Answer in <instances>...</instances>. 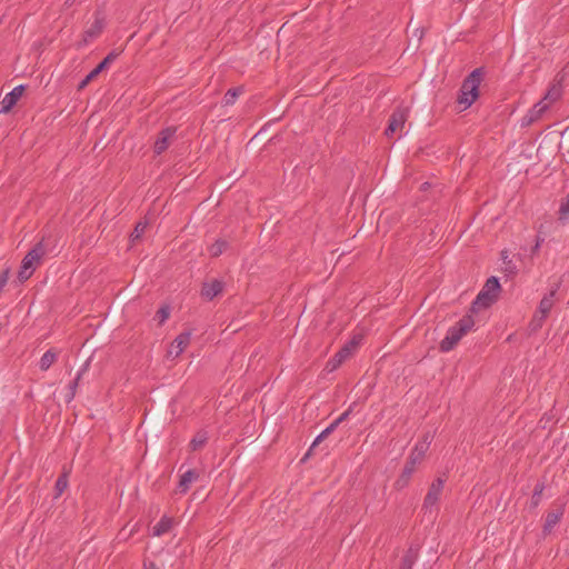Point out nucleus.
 <instances>
[{"label":"nucleus","mask_w":569,"mask_h":569,"mask_svg":"<svg viewBox=\"0 0 569 569\" xmlns=\"http://www.w3.org/2000/svg\"><path fill=\"white\" fill-rule=\"evenodd\" d=\"M558 213L559 220H565L569 216V193L562 199Z\"/></svg>","instance_id":"nucleus-34"},{"label":"nucleus","mask_w":569,"mask_h":569,"mask_svg":"<svg viewBox=\"0 0 569 569\" xmlns=\"http://www.w3.org/2000/svg\"><path fill=\"white\" fill-rule=\"evenodd\" d=\"M545 488H546L545 482L539 481L536 483L531 499H530V508L531 509H536L540 505Z\"/></svg>","instance_id":"nucleus-26"},{"label":"nucleus","mask_w":569,"mask_h":569,"mask_svg":"<svg viewBox=\"0 0 569 569\" xmlns=\"http://www.w3.org/2000/svg\"><path fill=\"white\" fill-rule=\"evenodd\" d=\"M191 339V332L190 331H183L180 335L176 337V339L172 342V346L177 349L176 350V357H178L180 353L183 352V350L188 347Z\"/></svg>","instance_id":"nucleus-21"},{"label":"nucleus","mask_w":569,"mask_h":569,"mask_svg":"<svg viewBox=\"0 0 569 569\" xmlns=\"http://www.w3.org/2000/svg\"><path fill=\"white\" fill-rule=\"evenodd\" d=\"M340 422H338V420L336 419L327 427V429L330 431V433H332L338 428Z\"/></svg>","instance_id":"nucleus-37"},{"label":"nucleus","mask_w":569,"mask_h":569,"mask_svg":"<svg viewBox=\"0 0 569 569\" xmlns=\"http://www.w3.org/2000/svg\"><path fill=\"white\" fill-rule=\"evenodd\" d=\"M330 435L331 433L327 428L325 430H322L321 433L315 439V441L312 442V445L310 446V448L308 449V451L306 452V455L303 456L301 461L302 462L307 461L309 459V457L312 455V451L315 450V448L320 442H322L326 438H328Z\"/></svg>","instance_id":"nucleus-28"},{"label":"nucleus","mask_w":569,"mask_h":569,"mask_svg":"<svg viewBox=\"0 0 569 569\" xmlns=\"http://www.w3.org/2000/svg\"><path fill=\"white\" fill-rule=\"evenodd\" d=\"M485 68L479 67L472 70L462 81L459 89L457 102L463 106V110L471 107V104L479 97V86L485 77Z\"/></svg>","instance_id":"nucleus-1"},{"label":"nucleus","mask_w":569,"mask_h":569,"mask_svg":"<svg viewBox=\"0 0 569 569\" xmlns=\"http://www.w3.org/2000/svg\"><path fill=\"white\" fill-rule=\"evenodd\" d=\"M560 521V518L557 517L553 512H547L545 523L542 526V536L547 537L549 536L555 526Z\"/></svg>","instance_id":"nucleus-24"},{"label":"nucleus","mask_w":569,"mask_h":569,"mask_svg":"<svg viewBox=\"0 0 569 569\" xmlns=\"http://www.w3.org/2000/svg\"><path fill=\"white\" fill-rule=\"evenodd\" d=\"M170 316V306L163 305L156 312L154 319L158 320V325L162 326Z\"/></svg>","instance_id":"nucleus-33"},{"label":"nucleus","mask_w":569,"mask_h":569,"mask_svg":"<svg viewBox=\"0 0 569 569\" xmlns=\"http://www.w3.org/2000/svg\"><path fill=\"white\" fill-rule=\"evenodd\" d=\"M352 412V407H349L345 412H342L338 418V422L342 423L343 421H346L348 419V417L350 416V413Z\"/></svg>","instance_id":"nucleus-35"},{"label":"nucleus","mask_w":569,"mask_h":569,"mask_svg":"<svg viewBox=\"0 0 569 569\" xmlns=\"http://www.w3.org/2000/svg\"><path fill=\"white\" fill-rule=\"evenodd\" d=\"M419 545H411L402 556L399 569H412L419 557Z\"/></svg>","instance_id":"nucleus-16"},{"label":"nucleus","mask_w":569,"mask_h":569,"mask_svg":"<svg viewBox=\"0 0 569 569\" xmlns=\"http://www.w3.org/2000/svg\"><path fill=\"white\" fill-rule=\"evenodd\" d=\"M199 478V472L194 469H189L184 473L180 476V480L177 487V490L180 493H186L193 481Z\"/></svg>","instance_id":"nucleus-17"},{"label":"nucleus","mask_w":569,"mask_h":569,"mask_svg":"<svg viewBox=\"0 0 569 569\" xmlns=\"http://www.w3.org/2000/svg\"><path fill=\"white\" fill-rule=\"evenodd\" d=\"M243 92V87L230 88L223 97V103L231 106L236 102L237 98Z\"/></svg>","instance_id":"nucleus-27"},{"label":"nucleus","mask_w":569,"mask_h":569,"mask_svg":"<svg viewBox=\"0 0 569 569\" xmlns=\"http://www.w3.org/2000/svg\"><path fill=\"white\" fill-rule=\"evenodd\" d=\"M357 347L358 342L356 339L347 342L331 359L328 360L326 370L329 372L337 370L352 355Z\"/></svg>","instance_id":"nucleus-7"},{"label":"nucleus","mask_w":569,"mask_h":569,"mask_svg":"<svg viewBox=\"0 0 569 569\" xmlns=\"http://www.w3.org/2000/svg\"><path fill=\"white\" fill-rule=\"evenodd\" d=\"M561 97V88L560 86H551L548 91L546 92L545 97H543V102L546 100H549L550 102H553L556 100H558L559 98Z\"/></svg>","instance_id":"nucleus-32"},{"label":"nucleus","mask_w":569,"mask_h":569,"mask_svg":"<svg viewBox=\"0 0 569 569\" xmlns=\"http://www.w3.org/2000/svg\"><path fill=\"white\" fill-rule=\"evenodd\" d=\"M69 471L63 468L54 485V497H60L68 487Z\"/></svg>","instance_id":"nucleus-22"},{"label":"nucleus","mask_w":569,"mask_h":569,"mask_svg":"<svg viewBox=\"0 0 569 569\" xmlns=\"http://www.w3.org/2000/svg\"><path fill=\"white\" fill-rule=\"evenodd\" d=\"M560 288V283H556L548 295H545L539 302L538 313L548 317L553 306V298Z\"/></svg>","instance_id":"nucleus-15"},{"label":"nucleus","mask_w":569,"mask_h":569,"mask_svg":"<svg viewBox=\"0 0 569 569\" xmlns=\"http://www.w3.org/2000/svg\"><path fill=\"white\" fill-rule=\"evenodd\" d=\"M23 92L24 86H17L7 93L0 102V113L9 112L17 104Z\"/></svg>","instance_id":"nucleus-12"},{"label":"nucleus","mask_w":569,"mask_h":569,"mask_svg":"<svg viewBox=\"0 0 569 569\" xmlns=\"http://www.w3.org/2000/svg\"><path fill=\"white\" fill-rule=\"evenodd\" d=\"M47 254V246L44 239L37 242L33 248L22 259L20 270L18 272V280L20 282L27 281L40 264L42 258Z\"/></svg>","instance_id":"nucleus-3"},{"label":"nucleus","mask_w":569,"mask_h":569,"mask_svg":"<svg viewBox=\"0 0 569 569\" xmlns=\"http://www.w3.org/2000/svg\"><path fill=\"white\" fill-rule=\"evenodd\" d=\"M461 338L458 335H456V332L451 328H449L446 337L441 340L439 345V349L442 352H449L456 348Z\"/></svg>","instance_id":"nucleus-18"},{"label":"nucleus","mask_w":569,"mask_h":569,"mask_svg":"<svg viewBox=\"0 0 569 569\" xmlns=\"http://www.w3.org/2000/svg\"><path fill=\"white\" fill-rule=\"evenodd\" d=\"M144 568L146 569H158L157 565L153 562V561H150V562H144Z\"/></svg>","instance_id":"nucleus-41"},{"label":"nucleus","mask_w":569,"mask_h":569,"mask_svg":"<svg viewBox=\"0 0 569 569\" xmlns=\"http://www.w3.org/2000/svg\"><path fill=\"white\" fill-rule=\"evenodd\" d=\"M409 116V108L398 106L389 117L388 126L385 130V134L388 138L393 137V134L402 129Z\"/></svg>","instance_id":"nucleus-6"},{"label":"nucleus","mask_w":569,"mask_h":569,"mask_svg":"<svg viewBox=\"0 0 569 569\" xmlns=\"http://www.w3.org/2000/svg\"><path fill=\"white\" fill-rule=\"evenodd\" d=\"M104 29L103 18H96L93 23L84 30L82 39L77 43V48L86 47L91 40L97 39Z\"/></svg>","instance_id":"nucleus-9"},{"label":"nucleus","mask_w":569,"mask_h":569,"mask_svg":"<svg viewBox=\"0 0 569 569\" xmlns=\"http://www.w3.org/2000/svg\"><path fill=\"white\" fill-rule=\"evenodd\" d=\"M229 248V242L224 239H217L209 248V254L213 258L221 256Z\"/></svg>","instance_id":"nucleus-25"},{"label":"nucleus","mask_w":569,"mask_h":569,"mask_svg":"<svg viewBox=\"0 0 569 569\" xmlns=\"http://www.w3.org/2000/svg\"><path fill=\"white\" fill-rule=\"evenodd\" d=\"M123 50L113 49L110 51L78 84V90H83L92 80H94L101 72L107 70L110 64L116 61Z\"/></svg>","instance_id":"nucleus-5"},{"label":"nucleus","mask_w":569,"mask_h":569,"mask_svg":"<svg viewBox=\"0 0 569 569\" xmlns=\"http://www.w3.org/2000/svg\"><path fill=\"white\" fill-rule=\"evenodd\" d=\"M89 367H90V359H89V360H87V361L83 363V366L81 367V369H80L79 371H80V372H82V373H86V372L88 371Z\"/></svg>","instance_id":"nucleus-40"},{"label":"nucleus","mask_w":569,"mask_h":569,"mask_svg":"<svg viewBox=\"0 0 569 569\" xmlns=\"http://www.w3.org/2000/svg\"><path fill=\"white\" fill-rule=\"evenodd\" d=\"M428 449V443H417L409 455L405 467L402 469L401 475L395 482V487L398 490L403 489L410 482L411 476L416 470V466L420 463L425 457V453Z\"/></svg>","instance_id":"nucleus-4"},{"label":"nucleus","mask_w":569,"mask_h":569,"mask_svg":"<svg viewBox=\"0 0 569 569\" xmlns=\"http://www.w3.org/2000/svg\"><path fill=\"white\" fill-rule=\"evenodd\" d=\"M224 282L219 279L203 282L201 287V297L208 301L213 300L218 295L223 291Z\"/></svg>","instance_id":"nucleus-13"},{"label":"nucleus","mask_w":569,"mask_h":569,"mask_svg":"<svg viewBox=\"0 0 569 569\" xmlns=\"http://www.w3.org/2000/svg\"><path fill=\"white\" fill-rule=\"evenodd\" d=\"M548 108L549 103L543 102V100L535 103L533 107L522 117L521 127H529L538 121Z\"/></svg>","instance_id":"nucleus-11"},{"label":"nucleus","mask_w":569,"mask_h":569,"mask_svg":"<svg viewBox=\"0 0 569 569\" xmlns=\"http://www.w3.org/2000/svg\"><path fill=\"white\" fill-rule=\"evenodd\" d=\"M443 486H445V479H442L440 477L432 481V483L430 485L429 490L425 497V500H423L425 509L431 508L439 501V498L443 490Z\"/></svg>","instance_id":"nucleus-10"},{"label":"nucleus","mask_w":569,"mask_h":569,"mask_svg":"<svg viewBox=\"0 0 569 569\" xmlns=\"http://www.w3.org/2000/svg\"><path fill=\"white\" fill-rule=\"evenodd\" d=\"M78 386H79V383L77 382V380H72L69 383L68 389L73 391V393H77Z\"/></svg>","instance_id":"nucleus-38"},{"label":"nucleus","mask_w":569,"mask_h":569,"mask_svg":"<svg viewBox=\"0 0 569 569\" xmlns=\"http://www.w3.org/2000/svg\"><path fill=\"white\" fill-rule=\"evenodd\" d=\"M208 441V435L204 430H199L191 439L189 447L192 451L200 450Z\"/></svg>","instance_id":"nucleus-23"},{"label":"nucleus","mask_w":569,"mask_h":569,"mask_svg":"<svg viewBox=\"0 0 569 569\" xmlns=\"http://www.w3.org/2000/svg\"><path fill=\"white\" fill-rule=\"evenodd\" d=\"M546 319H547L546 316L536 312L528 326L530 333H535L538 330H540L542 328Z\"/></svg>","instance_id":"nucleus-30"},{"label":"nucleus","mask_w":569,"mask_h":569,"mask_svg":"<svg viewBox=\"0 0 569 569\" xmlns=\"http://www.w3.org/2000/svg\"><path fill=\"white\" fill-rule=\"evenodd\" d=\"M501 254H502V259L506 260L507 259L506 251H502Z\"/></svg>","instance_id":"nucleus-44"},{"label":"nucleus","mask_w":569,"mask_h":569,"mask_svg":"<svg viewBox=\"0 0 569 569\" xmlns=\"http://www.w3.org/2000/svg\"><path fill=\"white\" fill-rule=\"evenodd\" d=\"M76 0H66L64 1V6L66 7H71L73 3H74Z\"/></svg>","instance_id":"nucleus-43"},{"label":"nucleus","mask_w":569,"mask_h":569,"mask_svg":"<svg viewBox=\"0 0 569 569\" xmlns=\"http://www.w3.org/2000/svg\"><path fill=\"white\" fill-rule=\"evenodd\" d=\"M427 187H429V183H428V182H425V183L422 184V188H423V189H427Z\"/></svg>","instance_id":"nucleus-45"},{"label":"nucleus","mask_w":569,"mask_h":569,"mask_svg":"<svg viewBox=\"0 0 569 569\" xmlns=\"http://www.w3.org/2000/svg\"><path fill=\"white\" fill-rule=\"evenodd\" d=\"M177 132V127H167L162 129L154 141L153 151L156 154L163 153L171 144Z\"/></svg>","instance_id":"nucleus-8"},{"label":"nucleus","mask_w":569,"mask_h":569,"mask_svg":"<svg viewBox=\"0 0 569 569\" xmlns=\"http://www.w3.org/2000/svg\"><path fill=\"white\" fill-rule=\"evenodd\" d=\"M501 291L500 281L497 277L491 276L487 279L485 286L477 295L476 299L471 302L469 311L478 313L481 309L490 308L499 298Z\"/></svg>","instance_id":"nucleus-2"},{"label":"nucleus","mask_w":569,"mask_h":569,"mask_svg":"<svg viewBox=\"0 0 569 569\" xmlns=\"http://www.w3.org/2000/svg\"><path fill=\"white\" fill-rule=\"evenodd\" d=\"M58 356H59V352L56 349L50 348L49 350H47L40 358V361H39L40 370L41 371L49 370V368L57 361Z\"/></svg>","instance_id":"nucleus-19"},{"label":"nucleus","mask_w":569,"mask_h":569,"mask_svg":"<svg viewBox=\"0 0 569 569\" xmlns=\"http://www.w3.org/2000/svg\"><path fill=\"white\" fill-rule=\"evenodd\" d=\"M84 373L78 371V373H77V376H76V378L73 380H77V382L79 383Z\"/></svg>","instance_id":"nucleus-42"},{"label":"nucleus","mask_w":569,"mask_h":569,"mask_svg":"<svg viewBox=\"0 0 569 569\" xmlns=\"http://www.w3.org/2000/svg\"><path fill=\"white\" fill-rule=\"evenodd\" d=\"M473 326V313L468 311L467 315H465L455 326L450 328L462 339L463 336L472 330Z\"/></svg>","instance_id":"nucleus-14"},{"label":"nucleus","mask_w":569,"mask_h":569,"mask_svg":"<svg viewBox=\"0 0 569 569\" xmlns=\"http://www.w3.org/2000/svg\"><path fill=\"white\" fill-rule=\"evenodd\" d=\"M340 422H338V420L336 419L327 427V429L330 431V433H332L338 428Z\"/></svg>","instance_id":"nucleus-36"},{"label":"nucleus","mask_w":569,"mask_h":569,"mask_svg":"<svg viewBox=\"0 0 569 569\" xmlns=\"http://www.w3.org/2000/svg\"><path fill=\"white\" fill-rule=\"evenodd\" d=\"M147 226H148V222H146V221H144V222L139 221V222L136 224V227H134L133 231H132V232H131V234H130V240H131V242H133V243H134L136 241H138V240H140V239H141V237H142V234H143V232H144V230H146Z\"/></svg>","instance_id":"nucleus-31"},{"label":"nucleus","mask_w":569,"mask_h":569,"mask_svg":"<svg viewBox=\"0 0 569 569\" xmlns=\"http://www.w3.org/2000/svg\"><path fill=\"white\" fill-rule=\"evenodd\" d=\"M173 520L168 516H163L153 527L152 535L156 537H160L167 532H169L172 528Z\"/></svg>","instance_id":"nucleus-20"},{"label":"nucleus","mask_w":569,"mask_h":569,"mask_svg":"<svg viewBox=\"0 0 569 569\" xmlns=\"http://www.w3.org/2000/svg\"><path fill=\"white\" fill-rule=\"evenodd\" d=\"M566 506H567L566 497H559L552 502V505H551L552 509L549 512H553L555 515H557L558 518L561 519L565 513Z\"/></svg>","instance_id":"nucleus-29"},{"label":"nucleus","mask_w":569,"mask_h":569,"mask_svg":"<svg viewBox=\"0 0 569 569\" xmlns=\"http://www.w3.org/2000/svg\"><path fill=\"white\" fill-rule=\"evenodd\" d=\"M74 397H76V393H73V391L68 389V392L66 395V401L71 402L74 399Z\"/></svg>","instance_id":"nucleus-39"},{"label":"nucleus","mask_w":569,"mask_h":569,"mask_svg":"<svg viewBox=\"0 0 569 569\" xmlns=\"http://www.w3.org/2000/svg\"><path fill=\"white\" fill-rule=\"evenodd\" d=\"M538 248H539V242H537V244L535 246L533 251L537 250Z\"/></svg>","instance_id":"nucleus-46"}]
</instances>
